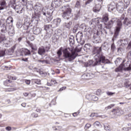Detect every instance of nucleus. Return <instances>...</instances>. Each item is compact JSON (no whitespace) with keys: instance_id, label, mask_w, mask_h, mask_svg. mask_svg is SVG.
<instances>
[{"instance_id":"nucleus-29","label":"nucleus","mask_w":131,"mask_h":131,"mask_svg":"<svg viewBox=\"0 0 131 131\" xmlns=\"http://www.w3.org/2000/svg\"><path fill=\"white\" fill-rule=\"evenodd\" d=\"M6 23L7 24H11V23H13V17H12V16L8 17L6 20Z\"/></svg>"},{"instance_id":"nucleus-48","label":"nucleus","mask_w":131,"mask_h":131,"mask_svg":"<svg viewBox=\"0 0 131 131\" xmlns=\"http://www.w3.org/2000/svg\"><path fill=\"white\" fill-rule=\"evenodd\" d=\"M77 30H78L77 27L75 26L73 29V32L74 33H75L76 32H77Z\"/></svg>"},{"instance_id":"nucleus-13","label":"nucleus","mask_w":131,"mask_h":131,"mask_svg":"<svg viewBox=\"0 0 131 131\" xmlns=\"http://www.w3.org/2000/svg\"><path fill=\"white\" fill-rule=\"evenodd\" d=\"M35 11H37V13H39L42 10V5L39 3H37L33 8Z\"/></svg>"},{"instance_id":"nucleus-34","label":"nucleus","mask_w":131,"mask_h":131,"mask_svg":"<svg viewBox=\"0 0 131 131\" xmlns=\"http://www.w3.org/2000/svg\"><path fill=\"white\" fill-rule=\"evenodd\" d=\"M7 52V50L4 49L3 50L0 51V57H4L5 55H6V52Z\"/></svg>"},{"instance_id":"nucleus-61","label":"nucleus","mask_w":131,"mask_h":131,"mask_svg":"<svg viewBox=\"0 0 131 131\" xmlns=\"http://www.w3.org/2000/svg\"><path fill=\"white\" fill-rule=\"evenodd\" d=\"M11 79H12V80H17V77H11Z\"/></svg>"},{"instance_id":"nucleus-25","label":"nucleus","mask_w":131,"mask_h":131,"mask_svg":"<svg viewBox=\"0 0 131 131\" xmlns=\"http://www.w3.org/2000/svg\"><path fill=\"white\" fill-rule=\"evenodd\" d=\"M115 23V18H113L111 21H110L108 24L107 26L108 28H111L113 27V24Z\"/></svg>"},{"instance_id":"nucleus-8","label":"nucleus","mask_w":131,"mask_h":131,"mask_svg":"<svg viewBox=\"0 0 131 131\" xmlns=\"http://www.w3.org/2000/svg\"><path fill=\"white\" fill-rule=\"evenodd\" d=\"M63 2H64V0H53L52 2L51 6L52 8H58Z\"/></svg>"},{"instance_id":"nucleus-39","label":"nucleus","mask_w":131,"mask_h":131,"mask_svg":"<svg viewBox=\"0 0 131 131\" xmlns=\"http://www.w3.org/2000/svg\"><path fill=\"white\" fill-rule=\"evenodd\" d=\"M4 40H6V36L5 35L2 34L0 36V42L4 41Z\"/></svg>"},{"instance_id":"nucleus-22","label":"nucleus","mask_w":131,"mask_h":131,"mask_svg":"<svg viewBox=\"0 0 131 131\" xmlns=\"http://www.w3.org/2000/svg\"><path fill=\"white\" fill-rule=\"evenodd\" d=\"M91 49H92V46H91V44H90V43L85 44L83 48V50H84V51H85V52H88V51H91Z\"/></svg>"},{"instance_id":"nucleus-33","label":"nucleus","mask_w":131,"mask_h":131,"mask_svg":"<svg viewBox=\"0 0 131 131\" xmlns=\"http://www.w3.org/2000/svg\"><path fill=\"white\" fill-rule=\"evenodd\" d=\"M32 81L36 84H40V80L38 79H32Z\"/></svg>"},{"instance_id":"nucleus-27","label":"nucleus","mask_w":131,"mask_h":131,"mask_svg":"<svg viewBox=\"0 0 131 131\" xmlns=\"http://www.w3.org/2000/svg\"><path fill=\"white\" fill-rule=\"evenodd\" d=\"M27 43L29 45V47L32 49V50H33L34 51H36V46L33 45L32 43L30 42V41H27Z\"/></svg>"},{"instance_id":"nucleus-12","label":"nucleus","mask_w":131,"mask_h":131,"mask_svg":"<svg viewBox=\"0 0 131 131\" xmlns=\"http://www.w3.org/2000/svg\"><path fill=\"white\" fill-rule=\"evenodd\" d=\"M108 12H112L116 9V4L115 2H112L111 4L107 6Z\"/></svg>"},{"instance_id":"nucleus-5","label":"nucleus","mask_w":131,"mask_h":131,"mask_svg":"<svg viewBox=\"0 0 131 131\" xmlns=\"http://www.w3.org/2000/svg\"><path fill=\"white\" fill-rule=\"evenodd\" d=\"M122 28V21L120 19H118L117 21V26H116L114 33V37H117L120 30Z\"/></svg>"},{"instance_id":"nucleus-30","label":"nucleus","mask_w":131,"mask_h":131,"mask_svg":"<svg viewBox=\"0 0 131 131\" xmlns=\"http://www.w3.org/2000/svg\"><path fill=\"white\" fill-rule=\"evenodd\" d=\"M24 54L25 56H30L31 54V52H30V50L26 49L24 50Z\"/></svg>"},{"instance_id":"nucleus-64","label":"nucleus","mask_w":131,"mask_h":131,"mask_svg":"<svg viewBox=\"0 0 131 131\" xmlns=\"http://www.w3.org/2000/svg\"><path fill=\"white\" fill-rule=\"evenodd\" d=\"M92 64H93V60H90L89 63H88V65L91 66V65H92Z\"/></svg>"},{"instance_id":"nucleus-42","label":"nucleus","mask_w":131,"mask_h":131,"mask_svg":"<svg viewBox=\"0 0 131 131\" xmlns=\"http://www.w3.org/2000/svg\"><path fill=\"white\" fill-rule=\"evenodd\" d=\"M81 6V5L80 4V2L77 1L75 6V8H77L78 9H79V8H80Z\"/></svg>"},{"instance_id":"nucleus-56","label":"nucleus","mask_w":131,"mask_h":131,"mask_svg":"<svg viewBox=\"0 0 131 131\" xmlns=\"http://www.w3.org/2000/svg\"><path fill=\"white\" fill-rule=\"evenodd\" d=\"M51 84H56V83H57V81H56L55 80H51Z\"/></svg>"},{"instance_id":"nucleus-6","label":"nucleus","mask_w":131,"mask_h":131,"mask_svg":"<svg viewBox=\"0 0 131 131\" xmlns=\"http://www.w3.org/2000/svg\"><path fill=\"white\" fill-rule=\"evenodd\" d=\"M102 0H95V6L93 7V11L94 13H99L101 10V5H102Z\"/></svg>"},{"instance_id":"nucleus-4","label":"nucleus","mask_w":131,"mask_h":131,"mask_svg":"<svg viewBox=\"0 0 131 131\" xmlns=\"http://www.w3.org/2000/svg\"><path fill=\"white\" fill-rule=\"evenodd\" d=\"M63 56L66 59H68V60L70 62L71 61H73L74 59L77 57V54L75 53V52H72L71 53L68 51V50L66 48L62 51Z\"/></svg>"},{"instance_id":"nucleus-38","label":"nucleus","mask_w":131,"mask_h":131,"mask_svg":"<svg viewBox=\"0 0 131 131\" xmlns=\"http://www.w3.org/2000/svg\"><path fill=\"white\" fill-rule=\"evenodd\" d=\"M94 0H86V2L85 3V5L83 6V8H85L86 6L87 5H90L91 3H92Z\"/></svg>"},{"instance_id":"nucleus-36","label":"nucleus","mask_w":131,"mask_h":131,"mask_svg":"<svg viewBox=\"0 0 131 131\" xmlns=\"http://www.w3.org/2000/svg\"><path fill=\"white\" fill-rule=\"evenodd\" d=\"M115 106V104H111L109 105L108 106L105 107V110H109L110 109H111L112 108H113Z\"/></svg>"},{"instance_id":"nucleus-52","label":"nucleus","mask_w":131,"mask_h":131,"mask_svg":"<svg viewBox=\"0 0 131 131\" xmlns=\"http://www.w3.org/2000/svg\"><path fill=\"white\" fill-rule=\"evenodd\" d=\"M25 82L26 84H30L31 81L30 80H25Z\"/></svg>"},{"instance_id":"nucleus-43","label":"nucleus","mask_w":131,"mask_h":131,"mask_svg":"<svg viewBox=\"0 0 131 131\" xmlns=\"http://www.w3.org/2000/svg\"><path fill=\"white\" fill-rule=\"evenodd\" d=\"M22 26H23V25L22 24V23L18 22L16 24V27L17 28L20 29V28H22Z\"/></svg>"},{"instance_id":"nucleus-44","label":"nucleus","mask_w":131,"mask_h":131,"mask_svg":"<svg viewBox=\"0 0 131 131\" xmlns=\"http://www.w3.org/2000/svg\"><path fill=\"white\" fill-rule=\"evenodd\" d=\"M92 126V124H90V123H87L85 124V126H84V129L86 130V129H89L90 127H91Z\"/></svg>"},{"instance_id":"nucleus-17","label":"nucleus","mask_w":131,"mask_h":131,"mask_svg":"<svg viewBox=\"0 0 131 131\" xmlns=\"http://www.w3.org/2000/svg\"><path fill=\"white\" fill-rule=\"evenodd\" d=\"M124 63V60L122 62V63L119 66V67L115 69V72H120V71H122V69H123V67L124 65L123 64Z\"/></svg>"},{"instance_id":"nucleus-62","label":"nucleus","mask_w":131,"mask_h":131,"mask_svg":"<svg viewBox=\"0 0 131 131\" xmlns=\"http://www.w3.org/2000/svg\"><path fill=\"white\" fill-rule=\"evenodd\" d=\"M22 39H23L22 37H20L18 38L17 40H18V42H20V41H21V40H22Z\"/></svg>"},{"instance_id":"nucleus-58","label":"nucleus","mask_w":131,"mask_h":131,"mask_svg":"<svg viewBox=\"0 0 131 131\" xmlns=\"http://www.w3.org/2000/svg\"><path fill=\"white\" fill-rule=\"evenodd\" d=\"M6 130L10 131L12 130V127L11 126H7L6 127Z\"/></svg>"},{"instance_id":"nucleus-45","label":"nucleus","mask_w":131,"mask_h":131,"mask_svg":"<svg viewBox=\"0 0 131 131\" xmlns=\"http://www.w3.org/2000/svg\"><path fill=\"white\" fill-rule=\"evenodd\" d=\"M124 86H125V88H128V91H129V89L130 88L131 85L128 84V83H127V82H125L124 84Z\"/></svg>"},{"instance_id":"nucleus-31","label":"nucleus","mask_w":131,"mask_h":131,"mask_svg":"<svg viewBox=\"0 0 131 131\" xmlns=\"http://www.w3.org/2000/svg\"><path fill=\"white\" fill-rule=\"evenodd\" d=\"M62 51H63V48L61 47L58 50L57 54L58 56V58H60L62 56Z\"/></svg>"},{"instance_id":"nucleus-49","label":"nucleus","mask_w":131,"mask_h":131,"mask_svg":"<svg viewBox=\"0 0 131 131\" xmlns=\"http://www.w3.org/2000/svg\"><path fill=\"white\" fill-rule=\"evenodd\" d=\"M93 21L94 22H96L95 24H99L100 23V21H99V18H95L93 19Z\"/></svg>"},{"instance_id":"nucleus-23","label":"nucleus","mask_w":131,"mask_h":131,"mask_svg":"<svg viewBox=\"0 0 131 131\" xmlns=\"http://www.w3.org/2000/svg\"><path fill=\"white\" fill-rule=\"evenodd\" d=\"M100 48H101V49H102V50H104V51H107L109 50V45L106 42H104L103 44H102Z\"/></svg>"},{"instance_id":"nucleus-35","label":"nucleus","mask_w":131,"mask_h":131,"mask_svg":"<svg viewBox=\"0 0 131 131\" xmlns=\"http://www.w3.org/2000/svg\"><path fill=\"white\" fill-rule=\"evenodd\" d=\"M104 129L106 131H111V128H110V126L107 124L104 125Z\"/></svg>"},{"instance_id":"nucleus-47","label":"nucleus","mask_w":131,"mask_h":131,"mask_svg":"<svg viewBox=\"0 0 131 131\" xmlns=\"http://www.w3.org/2000/svg\"><path fill=\"white\" fill-rule=\"evenodd\" d=\"M115 45H114V43H112L111 45V50L113 52H114V51H115Z\"/></svg>"},{"instance_id":"nucleus-60","label":"nucleus","mask_w":131,"mask_h":131,"mask_svg":"<svg viewBox=\"0 0 131 131\" xmlns=\"http://www.w3.org/2000/svg\"><path fill=\"white\" fill-rule=\"evenodd\" d=\"M121 60H122L121 58H118L116 60V61H115V63H116V62H117L118 63L120 62V61H121Z\"/></svg>"},{"instance_id":"nucleus-46","label":"nucleus","mask_w":131,"mask_h":131,"mask_svg":"<svg viewBox=\"0 0 131 131\" xmlns=\"http://www.w3.org/2000/svg\"><path fill=\"white\" fill-rule=\"evenodd\" d=\"M100 122L96 121L93 124V125L95 126V127H98V126H100Z\"/></svg>"},{"instance_id":"nucleus-26","label":"nucleus","mask_w":131,"mask_h":131,"mask_svg":"<svg viewBox=\"0 0 131 131\" xmlns=\"http://www.w3.org/2000/svg\"><path fill=\"white\" fill-rule=\"evenodd\" d=\"M29 25H30V24L28 21H25L23 25V29L24 30H27L29 27Z\"/></svg>"},{"instance_id":"nucleus-19","label":"nucleus","mask_w":131,"mask_h":131,"mask_svg":"<svg viewBox=\"0 0 131 131\" xmlns=\"http://www.w3.org/2000/svg\"><path fill=\"white\" fill-rule=\"evenodd\" d=\"M45 53H46V50L45 49V47H41L38 49V54H39V55H40V56H42V55L44 54Z\"/></svg>"},{"instance_id":"nucleus-40","label":"nucleus","mask_w":131,"mask_h":131,"mask_svg":"<svg viewBox=\"0 0 131 131\" xmlns=\"http://www.w3.org/2000/svg\"><path fill=\"white\" fill-rule=\"evenodd\" d=\"M102 20L104 22H107V21L109 20V18H108V15H103L102 17Z\"/></svg>"},{"instance_id":"nucleus-1","label":"nucleus","mask_w":131,"mask_h":131,"mask_svg":"<svg viewBox=\"0 0 131 131\" xmlns=\"http://www.w3.org/2000/svg\"><path fill=\"white\" fill-rule=\"evenodd\" d=\"M102 52V47H94L93 50L92 51L93 55H95L94 56V59L95 62L94 63V66L96 65H100V64H109L110 61L108 59H106L105 56L103 54H100Z\"/></svg>"},{"instance_id":"nucleus-63","label":"nucleus","mask_w":131,"mask_h":131,"mask_svg":"<svg viewBox=\"0 0 131 131\" xmlns=\"http://www.w3.org/2000/svg\"><path fill=\"white\" fill-rule=\"evenodd\" d=\"M33 70H34V71H36V72H38V69L37 68H34Z\"/></svg>"},{"instance_id":"nucleus-2","label":"nucleus","mask_w":131,"mask_h":131,"mask_svg":"<svg viewBox=\"0 0 131 131\" xmlns=\"http://www.w3.org/2000/svg\"><path fill=\"white\" fill-rule=\"evenodd\" d=\"M83 37V34L82 32H79L77 33L76 35V38L77 42L80 43V45H78L76 48L75 49V52H77V53L80 52L82 49V45H84V40L82 39Z\"/></svg>"},{"instance_id":"nucleus-21","label":"nucleus","mask_w":131,"mask_h":131,"mask_svg":"<svg viewBox=\"0 0 131 131\" xmlns=\"http://www.w3.org/2000/svg\"><path fill=\"white\" fill-rule=\"evenodd\" d=\"M9 6L14 9L17 6L16 5V0H10L9 3Z\"/></svg>"},{"instance_id":"nucleus-37","label":"nucleus","mask_w":131,"mask_h":131,"mask_svg":"<svg viewBox=\"0 0 131 131\" xmlns=\"http://www.w3.org/2000/svg\"><path fill=\"white\" fill-rule=\"evenodd\" d=\"M0 6H1V7H6V6H7V3L6 2V1L2 0L1 1Z\"/></svg>"},{"instance_id":"nucleus-57","label":"nucleus","mask_w":131,"mask_h":131,"mask_svg":"<svg viewBox=\"0 0 131 131\" xmlns=\"http://www.w3.org/2000/svg\"><path fill=\"white\" fill-rule=\"evenodd\" d=\"M4 67L5 68H6L7 69V70H11V69H12V68L11 67H8L7 66H4Z\"/></svg>"},{"instance_id":"nucleus-14","label":"nucleus","mask_w":131,"mask_h":131,"mask_svg":"<svg viewBox=\"0 0 131 131\" xmlns=\"http://www.w3.org/2000/svg\"><path fill=\"white\" fill-rule=\"evenodd\" d=\"M125 26H128V27H131V18H125L123 22Z\"/></svg>"},{"instance_id":"nucleus-59","label":"nucleus","mask_w":131,"mask_h":131,"mask_svg":"<svg viewBox=\"0 0 131 131\" xmlns=\"http://www.w3.org/2000/svg\"><path fill=\"white\" fill-rule=\"evenodd\" d=\"M32 116L33 117L36 118V117H37L38 116L37 115V114L33 113V114H32Z\"/></svg>"},{"instance_id":"nucleus-10","label":"nucleus","mask_w":131,"mask_h":131,"mask_svg":"<svg viewBox=\"0 0 131 131\" xmlns=\"http://www.w3.org/2000/svg\"><path fill=\"white\" fill-rule=\"evenodd\" d=\"M13 9L14 10H15V11L18 14H21L25 11L24 8L20 5H16Z\"/></svg>"},{"instance_id":"nucleus-55","label":"nucleus","mask_w":131,"mask_h":131,"mask_svg":"<svg viewBox=\"0 0 131 131\" xmlns=\"http://www.w3.org/2000/svg\"><path fill=\"white\" fill-rule=\"evenodd\" d=\"M64 90H66V86H63V87L61 88L59 90L58 92H62V91H64Z\"/></svg>"},{"instance_id":"nucleus-54","label":"nucleus","mask_w":131,"mask_h":131,"mask_svg":"<svg viewBox=\"0 0 131 131\" xmlns=\"http://www.w3.org/2000/svg\"><path fill=\"white\" fill-rule=\"evenodd\" d=\"M37 62L38 63H41V64H43V63H45V62H46V60H37Z\"/></svg>"},{"instance_id":"nucleus-18","label":"nucleus","mask_w":131,"mask_h":131,"mask_svg":"<svg viewBox=\"0 0 131 131\" xmlns=\"http://www.w3.org/2000/svg\"><path fill=\"white\" fill-rule=\"evenodd\" d=\"M33 32L34 34L36 35H38L40 32H41V29L39 28H34L33 29Z\"/></svg>"},{"instance_id":"nucleus-28","label":"nucleus","mask_w":131,"mask_h":131,"mask_svg":"<svg viewBox=\"0 0 131 131\" xmlns=\"http://www.w3.org/2000/svg\"><path fill=\"white\" fill-rule=\"evenodd\" d=\"M89 96L90 97V100H91L92 101H98V100H99L98 97L95 96V95H89Z\"/></svg>"},{"instance_id":"nucleus-24","label":"nucleus","mask_w":131,"mask_h":131,"mask_svg":"<svg viewBox=\"0 0 131 131\" xmlns=\"http://www.w3.org/2000/svg\"><path fill=\"white\" fill-rule=\"evenodd\" d=\"M70 46L71 47H73L74 45V37L73 36H71L69 37Z\"/></svg>"},{"instance_id":"nucleus-7","label":"nucleus","mask_w":131,"mask_h":131,"mask_svg":"<svg viewBox=\"0 0 131 131\" xmlns=\"http://www.w3.org/2000/svg\"><path fill=\"white\" fill-rule=\"evenodd\" d=\"M116 8L119 13H122L124 11V3L123 2H119L116 4Z\"/></svg>"},{"instance_id":"nucleus-20","label":"nucleus","mask_w":131,"mask_h":131,"mask_svg":"<svg viewBox=\"0 0 131 131\" xmlns=\"http://www.w3.org/2000/svg\"><path fill=\"white\" fill-rule=\"evenodd\" d=\"M0 30L1 32H2V33H6L7 32V26L6 24H3L2 26L0 27Z\"/></svg>"},{"instance_id":"nucleus-53","label":"nucleus","mask_w":131,"mask_h":131,"mask_svg":"<svg viewBox=\"0 0 131 131\" xmlns=\"http://www.w3.org/2000/svg\"><path fill=\"white\" fill-rule=\"evenodd\" d=\"M45 52H49V50H50V46H47L45 48Z\"/></svg>"},{"instance_id":"nucleus-16","label":"nucleus","mask_w":131,"mask_h":131,"mask_svg":"<svg viewBox=\"0 0 131 131\" xmlns=\"http://www.w3.org/2000/svg\"><path fill=\"white\" fill-rule=\"evenodd\" d=\"M63 25L65 28H67V29H70V28H71V26H72V20H70L69 22H65L63 23Z\"/></svg>"},{"instance_id":"nucleus-50","label":"nucleus","mask_w":131,"mask_h":131,"mask_svg":"<svg viewBox=\"0 0 131 131\" xmlns=\"http://www.w3.org/2000/svg\"><path fill=\"white\" fill-rule=\"evenodd\" d=\"M114 94H115V93H112L110 92H106V94L107 95V96H113V95H114Z\"/></svg>"},{"instance_id":"nucleus-15","label":"nucleus","mask_w":131,"mask_h":131,"mask_svg":"<svg viewBox=\"0 0 131 131\" xmlns=\"http://www.w3.org/2000/svg\"><path fill=\"white\" fill-rule=\"evenodd\" d=\"M42 14L47 17L48 23H49V22H51L52 20H53V16L50 14L46 13V12H43V11H42Z\"/></svg>"},{"instance_id":"nucleus-11","label":"nucleus","mask_w":131,"mask_h":131,"mask_svg":"<svg viewBox=\"0 0 131 131\" xmlns=\"http://www.w3.org/2000/svg\"><path fill=\"white\" fill-rule=\"evenodd\" d=\"M112 112L115 115H117V116H120L121 114H123V112L119 108H114L112 110Z\"/></svg>"},{"instance_id":"nucleus-3","label":"nucleus","mask_w":131,"mask_h":131,"mask_svg":"<svg viewBox=\"0 0 131 131\" xmlns=\"http://www.w3.org/2000/svg\"><path fill=\"white\" fill-rule=\"evenodd\" d=\"M61 11L63 12L62 17L64 20H69L71 18V12L72 10L69 5L62 6Z\"/></svg>"},{"instance_id":"nucleus-51","label":"nucleus","mask_w":131,"mask_h":131,"mask_svg":"<svg viewBox=\"0 0 131 131\" xmlns=\"http://www.w3.org/2000/svg\"><path fill=\"white\" fill-rule=\"evenodd\" d=\"M127 57L128 59H131V51L127 53Z\"/></svg>"},{"instance_id":"nucleus-9","label":"nucleus","mask_w":131,"mask_h":131,"mask_svg":"<svg viewBox=\"0 0 131 131\" xmlns=\"http://www.w3.org/2000/svg\"><path fill=\"white\" fill-rule=\"evenodd\" d=\"M61 23V18H57L56 19H55L52 21L51 25L52 26V28H56V27H58L59 25H60V24Z\"/></svg>"},{"instance_id":"nucleus-32","label":"nucleus","mask_w":131,"mask_h":131,"mask_svg":"<svg viewBox=\"0 0 131 131\" xmlns=\"http://www.w3.org/2000/svg\"><path fill=\"white\" fill-rule=\"evenodd\" d=\"M51 28H53L52 25H45L44 26L45 30H49V29H51Z\"/></svg>"},{"instance_id":"nucleus-41","label":"nucleus","mask_w":131,"mask_h":131,"mask_svg":"<svg viewBox=\"0 0 131 131\" xmlns=\"http://www.w3.org/2000/svg\"><path fill=\"white\" fill-rule=\"evenodd\" d=\"M82 76V77H84L85 79H89L92 78L90 77V74H84Z\"/></svg>"}]
</instances>
